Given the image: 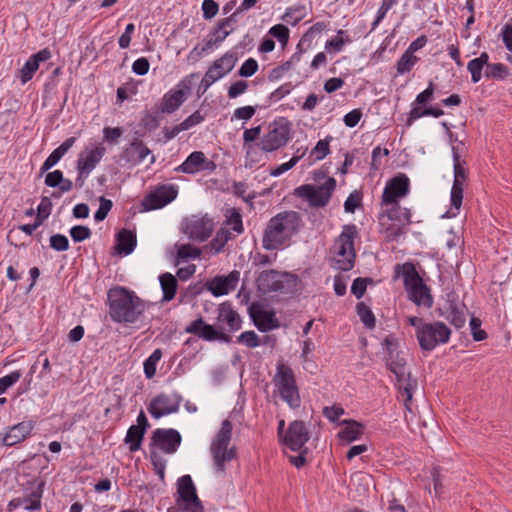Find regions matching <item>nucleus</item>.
I'll list each match as a JSON object with an SVG mask.
<instances>
[{"instance_id":"f257e3e1","label":"nucleus","mask_w":512,"mask_h":512,"mask_svg":"<svg viewBox=\"0 0 512 512\" xmlns=\"http://www.w3.org/2000/svg\"><path fill=\"white\" fill-rule=\"evenodd\" d=\"M301 218L295 211H285L272 217L263 234L262 246L266 250H277L285 246L299 229Z\"/></svg>"},{"instance_id":"f03ea898","label":"nucleus","mask_w":512,"mask_h":512,"mask_svg":"<svg viewBox=\"0 0 512 512\" xmlns=\"http://www.w3.org/2000/svg\"><path fill=\"white\" fill-rule=\"evenodd\" d=\"M108 297L110 316L118 323H136L147 309V304L143 300L124 287L111 289Z\"/></svg>"},{"instance_id":"7ed1b4c3","label":"nucleus","mask_w":512,"mask_h":512,"mask_svg":"<svg viewBox=\"0 0 512 512\" xmlns=\"http://www.w3.org/2000/svg\"><path fill=\"white\" fill-rule=\"evenodd\" d=\"M272 381L282 400L291 408L300 406L299 390L294 372L290 366L284 362H278L276 365V373Z\"/></svg>"},{"instance_id":"20e7f679","label":"nucleus","mask_w":512,"mask_h":512,"mask_svg":"<svg viewBox=\"0 0 512 512\" xmlns=\"http://www.w3.org/2000/svg\"><path fill=\"white\" fill-rule=\"evenodd\" d=\"M358 232L355 225H345L334 244L335 267L342 271L350 270L354 265V239Z\"/></svg>"},{"instance_id":"39448f33","label":"nucleus","mask_w":512,"mask_h":512,"mask_svg":"<svg viewBox=\"0 0 512 512\" xmlns=\"http://www.w3.org/2000/svg\"><path fill=\"white\" fill-rule=\"evenodd\" d=\"M232 428V423L228 419H225L221 424L219 432L212 441L211 453L217 472H224L226 462H230L235 457L234 449H228Z\"/></svg>"},{"instance_id":"423d86ee","label":"nucleus","mask_w":512,"mask_h":512,"mask_svg":"<svg viewBox=\"0 0 512 512\" xmlns=\"http://www.w3.org/2000/svg\"><path fill=\"white\" fill-rule=\"evenodd\" d=\"M452 154L454 180L450 195L451 207L447 211L448 217H455L459 213L463 200V187L468 178L466 162L461 159L455 147L452 148Z\"/></svg>"},{"instance_id":"0eeeda50","label":"nucleus","mask_w":512,"mask_h":512,"mask_svg":"<svg viewBox=\"0 0 512 512\" xmlns=\"http://www.w3.org/2000/svg\"><path fill=\"white\" fill-rule=\"evenodd\" d=\"M451 330L441 322H426L418 331V342L422 350L432 351L436 346L449 341Z\"/></svg>"},{"instance_id":"6e6552de","label":"nucleus","mask_w":512,"mask_h":512,"mask_svg":"<svg viewBox=\"0 0 512 512\" xmlns=\"http://www.w3.org/2000/svg\"><path fill=\"white\" fill-rule=\"evenodd\" d=\"M336 187V180L328 177L325 182L319 186L302 185L295 190V194L306 199L312 207H324L328 204Z\"/></svg>"},{"instance_id":"1a4fd4ad","label":"nucleus","mask_w":512,"mask_h":512,"mask_svg":"<svg viewBox=\"0 0 512 512\" xmlns=\"http://www.w3.org/2000/svg\"><path fill=\"white\" fill-rule=\"evenodd\" d=\"M411 222L409 210H397L396 207H390L379 216L381 231L385 233L388 240H395L403 233V226Z\"/></svg>"},{"instance_id":"9d476101","label":"nucleus","mask_w":512,"mask_h":512,"mask_svg":"<svg viewBox=\"0 0 512 512\" xmlns=\"http://www.w3.org/2000/svg\"><path fill=\"white\" fill-rule=\"evenodd\" d=\"M105 152L106 149L101 144L86 147L83 151L80 152L77 160L78 176L75 182L77 187H83L85 180L99 164L105 155Z\"/></svg>"},{"instance_id":"9b49d317","label":"nucleus","mask_w":512,"mask_h":512,"mask_svg":"<svg viewBox=\"0 0 512 512\" xmlns=\"http://www.w3.org/2000/svg\"><path fill=\"white\" fill-rule=\"evenodd\" d=\"M409 191L410 180L406 174L400 173L387 181L382 193L381 205L401 210L399 200L406 197Z\"/></svg>"},{"instance_id":"f8f14e48","label":"nucleus","mask_w":512,"mask_h":512,"mask_svg":"<svg viewBox=\"0 0 512 512\" xmlns=\"http://www.w3.org/2000/svg\"><path fill=\"white\" fill-rule=\"evenodd\" d=\"M403 276L409 299L418 306L430 308L433 303L432 297L429 293V289L423 283L417 272L413 268H409L404 272Z\"/></svg>"},{"instance_id":"ddd939ff","label":"nucleus","mask_w":512,"mask_h":512,"mask_svg":"<svg viewBox=\"0 0 512 512\" xmlns=\"http://www.w3.org/2000/svg\"><path fill=\"white\" fill-rule=\"evenodd\" d=\"M196 76L197 74L193 73L183 78L176 85L175 89L164 94L161 102V111L163 113H173L185 102L191 88V79Z\"/></svg>"},{"instance_id":"4468645a","label":"nucleus","mask_w":512,"mask_h":512,"mask_svg":"<svg viewBox=\"0 0 512 512\" xmlns=\"http://www.w3.org/2000/svg\"><path fill=\"white\" fill-rule=\"evenodd\" d=\"M289 140L287 125L272 123L267 132L261 137L258 146L264 152H273L285 146Z\"/></svg>"},{"instance_id":"2eb2a0df","label":"nucleus","mask_w":512,"mask_h":512,"mask_svg":"<svg viewBox=\"0 0 512 512\" xmlns=\"http://www.w3.org/2000/svg\"><path fill=\"white\" fill-rule=\"evenodd\" d=\"M181 397L177 394H159L154 397L149 406V413L156 419L176 413L179 410Z\"/></svg>"},{"instance_id":"dca6fc26","label":"nucleus","mask_w":512,"mask_h":512,"mask_svg":"<svg viewBox=\"0 0 512 512\" xmlns=\"http://www.w3.org/2000/svg\"><path fill=\"white\" fill-rule=\"evenodd\" d=\"M214 229L212 219L208 217L192 216L187 219L184 227L185 234L192 240L204 241L210 237Z\"/></svg>"},{"instance_id":"f3484780","label":"nucleus","mask_w":512,"mask_h":512,"mask_svg":"<svg viewBox=\"0 0 512 512\" xmlns=\"http://www.w3.org/2000/svg\"><path fill=\"white\" fill-rule=\"evenodd\" d=\"M310 434L303 421L295 420L289 424L283 436V443L293 451H299L309 440Z\"/></svg>"},{"instance_id":"a211bd4d","label":"nucleus","mask_w":512,"mask_h":512,"mask_svg":"<svg viewBox=\"0 0 512 512\" xmlns=\"http://www.w3.org/2000/svg\"><path fill=\"white\" fill-rule=\"evenodd\" d=\"M178 494L185 502L189 512H202L200 500L196 494V488L190 475H184L178 479Z\"/></svg>"},{"instance_id":"6ab92c4d","label":"nucleus","mask_w":512,"mask_h":512,"mask_svg":"<svg viewBox=\"0 0 512 512\" xmlns=\"http://www.w3.org/2000/svg\"><path fill=\"white\" fill-rule=\"evenodd\" d=\"M177 193L178 191L173 185L159 187L144 198L142 202L144 210L149 211L164 207L176 198Z\"/></svg>"},{"instance_id":"aec40b11","label":"nucleus","mask_w":512,"mask_h":512,"mask_svg":"<svg viewBox=\"0 0 512 512\" xmlns=\"http://www.w3.org/2000/svg\"><path fill=\"white\" fill-rule=\"evenodd\" d=\"M215 169L216 164L209 160L202 151H194L175 170L186 174H195L199 171L212 172Z\"/></svg>"},{"instance_id":"412c9836","label":"nucleus","mask_w":512,"mask_h":512,"mask_svg":"<svg viewBox=\"0 0 512 512\" xmlns=\"http://www.w3.org/2000/svg\"><path fill=\"white\" fill-rule=\"evenodd\" d=\"M153 444L167 454L176 452L181 443V435L174 429H156L152 436Z\"/></svg>"},{"instance_id":"4be33fe9","label":"nucleus","mask_w":512,"mask_h":512,"mask_svg":"<svg viewBox=\"0 0 512 512\" xmlns=\"http://www.w3.org/2000/svg\"><path fill=\"white\" fill-rule=\"evenodd\" d=\"M287 273L276 270H266L260 273L257 278L258 289L263 293L278 292L285 288Z\"/></svg>"},{"instance_id":"5701e85b","label":"nucleus","mask_w":512,"mask_h":512,"mask_svg":"<svg viewBox=\"0 0 512 512\" xmlns=\"http://www.w3.org/2000/svg\"><path fill=\"white\" fill-rule=\"evenodd\" d=\"M237 54L235 52H227L219 59L215 60L208 68L207 72L211 74L217 81L227 75L235 67L237 62Z\"/></svg>"},{"instance_id":"b1692460","label":"nucleus","mask_w":512,"mask_h":512,"mask_svg":"<svg viewBox=\"0 0 512 512\" xmlns=\"http://www.w3.org/2000/svg\"><path fill=\"white\" fill-rule=\"evenodd\" d=\"M51 57V52L48 49H42L32 55L21 68L19 75L22 84L27 83L32 79L33 75L39 68L40 62H45Z\"/></svg>"},{"instance_id":"393cba45","label":"nucleus","mask_w":512,"mask_h":512,"mask_svg":"<svg viewBox=\"0 0 512 512\" xmlns=\"http://www.w3.org/2000/svg\"><path fill=\"white\" fill-rule=\"evenodd\" d=\"M396 385L399 391V399L403 401L405 407L410 410V402L417 388V380L411 377L409 371H406L403 373V376H396Z\"/></svg>"},{"instance_id":"a878e982","label":"nucleus","mask_w":512,"mask_h":512,"mask_svg":"<svg viewBox=\"0 0 512 512\" xmlns=\"http://www.w3.org/2000/svg\"><path fill=\"white\" fill-rule=\"evenodd\" d=\"M185 332L197 335L205 340L212 341L216 339H225V334L216 331L213 326L206 324L202 318L192 321L186 328Z\"/></svg>"},{"instance_id":"bb28decb","label":"nucleus","mask_w":512,"mask_h":512,"mask_svg":"<svg viewBox=\"0 0 512 512\" xmlns=\"http://www.w3.org/2000/svg\"><path fill=\"white\" fill-rule=\"evenodd\" d=\"M32 429L33 423L31 421H23L12 426L3 437V445L14 446L24 441L31 434Z\"/></svg>"},{"instance_id":"cd10ccee","label":"nucleus","mask_w":512,"mask_h":512,"mask_svg":"<svg viewBox=\"0 0 512 512\" xmlns=\"http://www.w3.org/2000/svg\"><path fill=\"white\" fill-rule=\"evenodd\" d=\"M239 281V273L234 271L225 277H216L210 283V291L215 296L226 295L234 290Z\"/></svg>"},{"instance_id":"c85d7f7f","label":"nucleus","mask_w":512,"mask_h":512,"mask_svg":"<svg viewBox=\"0 0 512 512\" xmlns=\"http://www.w3.org/2000/svg\"><path fill=\"white\" fill-rule=\"evenodd\" d=\"M218 320L221 323H225L230 331L240 329L242 322L239 314L229 304L225 303L219 306Z\"/></svg>"},{"instance_id":"c756f323","label":"nucleus","mask_w":512,"mask_h":512,"mask_svg":"<svg viewBox=\"0 0 512 512\" xmlns=\"http://www.w3.org/2000/svg\"><path fill=\"white\" fill-rule=\"evenodd\" d=\"M75 141V137L67 138L58 148H56L44 161L41 167V172L44 173L55 166L74 145Z\"/></svg>"},{"instance_id":"7c9ffc66","label":"nucleus","mask_w":512,"mask_h":512,"mask_svg":"<svg viewBox=\"0 0 512 512\" xmlns=\"http://www.w3.org/2000/svg\"><path fill=\"white\" fill-rule=\"evenodd\" d=\"M344 427L339 431L338 437L347 442L358 440L363 435V426L354 420H344L342 422Z\"/></svg>"},{"instance_id":"2f4dec72","label":"nucleus","mask_w":512,"mask_h":512,"mask_svg":"<svg viewBox=\"0 0 512 512\" xmlns=\"http://www.w3.org/2000/svg\"><path fill=\"white\" fill-rule=\"evenodd\" d=\"M467 309L464 304L451 302L447 308L446 319L450 321L455 328H462L466 323Z\"/></svg>"},{"instance_id":"473e14b6","label":"nucleus","mask_w":512,"mask_h":512,"mask_svg":"<svg viewBox=\"0 0 512 512\" xmlns=\"http://www.w3.org/2000/svg\"><path fill=\"white\" fill-rule=\"evenodd\" d=\"M384 343L388 346L389 356L387 358V366L391 372L394 373L395 377L398 375H402L403 373L408 371L406 367V361L403 357H400L398 353H394L390 346L392 342L389 338L384 340Z\"/></svg>"},{"instance_id":"72a5a7b5","label":"nucleus","mask_w":512,"mask_h":512,"mask_svg":"<svg viewBox=\"0 0 512 512\" xmlns=\"http://www.w3.org/2000/svg\"><path fill=\"white\" fill-rule=\"evenodd\" d=\"M136 246V236L133 232L122 229L118 233L116 248L119 253L129 255Z\"/></svg>"},{"instance_id":"f704fd0d","label":"nucleus","mask_w":512,"mask_h":512,"mask_svg":"<svg viewBox=\"0 0 512 512\" xmlns=\"http://www.w3.org/2000/svg\"><path fill=\"white\" fill-rule=\"evenodd\" d=\"M252 316L256 327L262 332L272 330L278 326L277 320L271 312L257 311Z\"/></svg>"},{"instance_id":"c9c22d12","label":"nucleus","mask_w":512,"mask_h":512,"mask_svg":"<svg viewBox=\"0 0 512 512\" xmlns=\"http://www.w3.org/2000/svg\"><path fill=\"white\" fill-rule=\"evenodd\" d=\"M163 291V301H170L174 298L177 291V279L170 273L162 274L159 277Z\"/></svg>"},{"instance_id":"e433bc0d","label":"nucleus","mask_w":512,"mask_h":512,"mask_svg":"<svg viewBox=\"0 0 512 512\" xmlns=\"http://www.w3.org/2000/svg\"><path fill=\"white\" fill-rule=\"evenodd\" d=\"M144 436V429L141 427L131 426L126 434L125 442L128 443L131 452H135L140 448L141 441Z\"/></svg>"},{"instance_id":"4c0bfd02","label":"nucleus","mask_w":512,"mask_h":512,"mask_svg":"<svg viewBox=\"0 0 512 512\" xmlns=\"http://www.w3.org/2000/svg\"><path fill=\"white\" fill-rule=\"evenodd\" d=\"M419 58L411 52L405 51L400 59L397 61L396 69L397 73L400 75L406 74L412 70V68L416 65Z\"/></svg>"},{"instance_id":"58836bf2","label":"nucleus","mask_w":512,"mask_h":512,"mask_svg":"<svg viewBox=\"0 0 512 512\" xmlns=\"http://www.w3.org/2000/svg\"><path fill=\"white\" fill-rule=\"evenodd\" d=\"M231 233L227 229L217 231L215 237L206 248H210L214 254L220 253L227 241L230 239Z\"/></svg>"},{"instance_id":"ea45409f","label":"nucleus","mask_w":512,"mask_h":512,"mask_svg":"<svg viewBox=\"0 0 512 512\" xmlns=\"http://www.w3.org/2000/svg\"><path fill=\"white\" fill-rule=\"evenodd\" d=\"M42 490L38 489L29 495L22 497L23 509L27 511H35L41 509Z\"/></svg>"},{"instance_id":"a19ab883","label":"nucleus","mask_w":512,"mask_h":512,"mask_svg":"<svg viewBox=\"0 0 512 512\" xmlns=\"http://www.w3.org/2000/svg\"><path fill=\"white\" fill-rule=\"evenodd\" d=\"M345 35V31L339 30L337 36L328 40L325 44V49L329 52L339 53L342 51L345 43L351 42V39Z\"/></svg>"},{"instance_id":"79ce46f5","label":"nucleus","mask_w":512,"mask_h":512,"mask_svg":"<svg viewBox=\"0 0 512 512\" xmlns=\"http://www.w3.org/2000/svg\"><path fill=\"white\" fill-rule=\"evenodd\" d=\"M357 314L365 327L372 329L375 327V317L371 309L363 302L356 306Z\"/></svg>"},{"instance_id":"37998d69","label":"nucleus","mask_w":512,"mask_h":512,"mask_svg":"<svg viewBox=\"0 0 512 512\" xmlns=\"http://www.w3.org/2000/svg\"><path fill=\"white\" fill-rule=\"evenodd\" d=\"M176 249L178 258L183 261L197 259L201 254V250L191 244H180L176 246Z\"/></svg>"},{"instance_id":"c03bdc74","label":"nucleus","mask_w":512,"mask_h":512,"mask_svg":"<svg viewBox=\"0 0 512 512\" xmlns=\"http://www.w3.org/2000/svg\"><path fill=\"white\" fill-rule=\"evenodd\" d=\"M162 357V352L160 349H156L152 352V354L145 360L144 362V373L148 379H151L156 373L157 363L160 361Z\"/></svg>"},{"instance_id":"a18cd8bd","label":"nucleus","mask_w":512,"mask_h":512,"mask_svg":"<svg viewBox=\"0 0 512 512\" xmlns=\"http://www.w3.org/2000/svg\"><path fill=\"white\" fill-rule=\"evenodd\" d=\"M508 75L507 67L502 63H492L487 65L485 76L492 79H505Z\"/></svg>"},{"instance_id":"49530a36","label":"nucleus","mask_w":512,"mask_h":512,"mask_svg":"<svg viewBox=\"0 0 512 512\" xmlns=\"http://www.w3.org/2000/svg\"><path fill=\"white\" fill-rule=\"evenodd\" d=\"M305 154H306V150H303L301 152V154L294 155L288 162L283 163V164L271 169L270 175L273 177H278V176L282 175L283 173L292 169L299 162V160L304 157Z\"/></svg>"},{"instance_id":"de8ad7c7","label":"nucleus","mask_w":512,"mask_h":512,"mask_svg":"<svg viewBox=\"0 0 512 512\" xmlns=\"http://www.w3.org/2000/svg\"><path fill=\"white\" fill-rule=\"evenodd\" d=\"M150 459L156 474L161 481L165 479L166 460L156 451L150 453Z\"/></svg>"},{"instance_id":"09e8293b","label":"nucleus","mask_w":512,"mask_h":512,"mask_svg":"<svg viewBox=\"0 0 512 512\" xmlns=\"http://www.w3.org/2000/svg\"><path fill=\"white\" fill-rule=\"evenodd\" d=\"M231 19L226 18L222 20L219 24L217 29L214 32V38L216 39V42L220 45L226 37L233 31L232 27H230Z\"/></svg>"},{"instance_id":"8fccbe9b","label":"nucleus","mask_w":512,"mask_h":512,"mask_svg":"<svg viewBox=\"0 0 512 512\" xmlns=\"http://www.w3.org/2000/svg\"><path fill=\"white\" fill-rule=\"evenodd\" d=\"M305 17V8H289L283 16V20L291 25H296Z\"/></svg>"},{"instance_id":"3c124183","label":"nucleus","mask_w":512,"mask_h":512,"mask_svg":"<svg viewBox=\"0 0 512 512\" xmlns=\"http://www.w3.org/2000/svg\"><path fill=\"white\" fill-rule=\"evenodd\" d=\"M22 373L18 370L0 378V395L5 393L7 389L13 386L21 378Z\"/></svg>"},{"instance_id":"603ef678","label":"nucleus","mask_w":512,"mask_h":512,"mask_svg":"<svg viewBox=\"0 0 512 512\" xmlns=\"http://www.w3.org/2000/svg\"><path fill=\"white\" fill-rule=\"evenodd\" d=\"M289 29L282 24L274 25L270 28L269 34L275 37L282 45H286L289 40Z\"/></svg>"},{"instance_id":"864d4df0","label":"nucleus","mask_w":512,"mask_h":512,"mask_svg":"<svg viewBox=\"0 0 512 512\" xmlns=\"http://www.w3.org/2000/svg\"><path fill=\"white\" fill-rule=\"evenodd\" d=\"M227 225L237 233H241L243 231L242 218L236 209L229 210V214L227 215Z\"/></svg>"},{"instance_id":"5fc2aeb1","label":"nucleus","mask_w":512,"mask_h":512,"mask_svg":"<svg viewBox=\"0 0 512 512\" xmlns=\"http://www.w3.org/2000/svg\"><path fill=\"white\" fill-rule=\"evenodd\" d=\"M330 140H331V137H328V138L323 139V140H319L316 143L315 147L312 149L311 154L315 155L317 160H322L323 158H325L329 154V152H330V148H329Z\"/></svg>"},{"instance_id":"6e6d98bb","label":"nucleus","mask_w":512,"mask_h":512,"mask_svg":"<svg viewBox=\"0 0 512 512\" xmlns=\"http://www.w3.org/2000/svg\"><path fill=\"white\" fill-rule=\"evenodd\" d=\"M99 202H100V206H99L98 210L96 211V213L94 214V219L97 222L103 221L107 217L109 211L111 210V208L113 206L112 201L109 199H106L103 196H101L99 198Z\"/></svg>"},{"instance_id":"4d7b16f0","label":"nucleus","mask_w":512,"mask_h":512,"mask_svg":"<svg viewBox=\"0 0 512 512\" xmlns=\"http://www.w3.org/2000/svg\"><path fill=\"white\" fill-rule=\"evenodd\" d=\"M70 236L75 242H82L91 236V230L87 226L77 225L70 229Z\"/></svg>"},{"instance_id":"13d9d810","label":"nucleus","mask_w":512,"mask_h":512,"mask_svg":"<svg viewBox=\"0 0 512 512\" xmlns=\"http://www.w3.org/2000/svg\"><path fill=\"white\" fill-rule=\"evenodd\" d=\"M470 329L472 337L475 341H482L487 338V333L482 330L481 327V320L476 317H472L470 319Z\"/></svg>"},{"instance_id":"bf43d9fd","label":"nucleus","mask_w":512,"mask_h":512,"mask_svg":"<svg viewBox=\"0 0 512 512\" xmlns=\"http://www.w3.org/2000/svg\"><path fill=\"white\" fill-rule=\"evenodd\" d=\"M396 0H383L380 8L378 9L376 19L372 23L371 31L375 30L379 23L385 18L387 12L395 4Z\"/></svg>"},{"instance_id":"052dcab7","label":"nucleus","mask_w":512,"mask_h":512,"mask_svg":"<svg viewBox=\"0 0 512 512\" xmlns=\"http://www.w3.org/2000/svg\"><path fill=\"white\" fill-rule=\"evenodd\" d=\"M50 246L56 251L62 252L69 248V241L65 235L55 234L50 237Z\"/></svg>"},{"instance_id":"680f3d73","label":"nucleus","mask_w":512,"mask_h":512,"mask_svg":"<svg viewBox=\"0 0 512 512\" xmlns=\"http://www.w3.org/2000/svg\"><path fill=\"white\" fill-rule=\"evenodd\" d=\"M238 342L249 348H255L260 345L259 337L254 331H246L240 334Z\"/></svg>"},{"instance_id":"e2e57ef3","label":"nucleus","mask_w":512,"mask_h":512,"mask_svg":"<svg viewBox=\"0 0 512 512\" xmlns=\"http://www.w3.org/2000/svg\"><path fill=\"white\" fill-rule=\"evenodd\" d=\"M258 70V63L254 58L247 59L240 67L238 74L242 77H251Z\"/></svg>"},{"instance_id":"0e129e2a","label":"nucleus","mask_w":512,"mask_h":512,"mask_svg":"<svg viewBox=\"0 0 512 512\" xmlns=\"http://www.w3.org/2000/svg\"><path fill=\"white\" fill-rule=\"evenodd\" d=\"M131 149L137 154V162H143L147 156L151 155L150 149L139 140L131 143Z\"/></svg>"},{"instance_id":"69168bd1","label":"nucleus","mask_w":512,"mask_h":512,"mask_svg":"<svg viewBox=\"0 0 512 512\" xmlns=\"http://www.w3.org/2000/svg\"><path fill=\"white\" fill-rule=\"evenodd\" d=\"M248 89V83L244 80H239L231 84L228 89V97L231 99L237 98L244 94Z\"/></svg>"},{"instance_id":"338daca9","label":"nucleus","mask_w":512,"mask_h":512,"mask_svg":"<svg viewBox=\"0 0 512 512\" xmlns=\"http://www.w3.org/2000/svg\"><path fill=\"white\" fill-rule=\"evenodd\" d=\"M483 66L478 63V60L472 59L467 64V69L471 73V80L473 83H478L482 78Z\"/></svg>"},{"instance_id":"774afa93","label":"nucleus","mask_w":512,"mask_h":512,"mask_svg":"<svg viewBox=\"0 0 512 512\" xmlns=\"http://www.w3.org/2000/svg\"><path fill=\"white\" fill-rule=\"evenodd\" d=\"M204 120L203 115L200 111H195L188 118H186L183 122L180 123V128L185 130H189L190 128L200 124Z\"/></svg>"}]
</instances>
